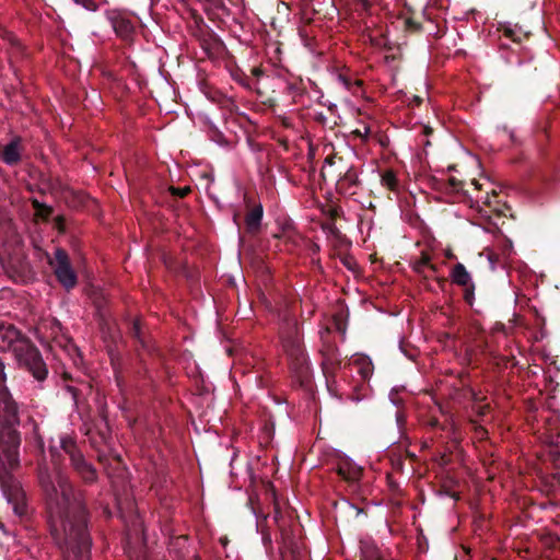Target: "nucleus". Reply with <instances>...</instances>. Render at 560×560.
Instances as JSON below:
<instances>
[{"label":"nucleus","instance_id":"9","mask_svg":"<svg viewBox=\"0 0 560 560\" xmlns=\"http://www.w3.org/2000/svg\"><path fill=\"white\" fill-rule=\"evenodd\" d=\"M452 280L458 285L469 287L471 284L470 273L463 264H457L452 270Z\"/></svg>","mask_w":560,"mask_h":560},{"label":"nucleus","instance_id":"20","mask_svg":"<svg viewBox=\"0 0 560 560\" xmlns=\"http://www.w3.org/2000/svg\"><path fill=\"white\" fill-rule=\"evenodd\" d=\"M427 265H429V259L427 257L421 259V261H419V264H418V266H427Z\"/></svg>","mask_w":560,"mask_h":560},{"label":"nucleus","instance_id":"17","mask_svg":"<svg viewBox=\"0 0 560 560\" xmlns=\"http://www.w3.org/2000/svg\"><path fill=\"white\" fill-rule=\"evenodd\" d=\"M189 190H190V189H189V187H185V188H172V192H173L174 195H178V196H180V197L186 196V195L188 194V191H189Z\"/></svg>","mask_w":560,"mask_h":560},{"label":"nucleus","instance_id":"19","mask_svg":"<svg viewBox=\"0 0 560 560\" xmlns=\"http://www.w3.org/2000/svg\"><path fill=\"white\" fill-rule=\"evenodd\" d=\"M338 80H339V81H340V82H341V83H342L347 89H349V81H348V79H347L346 77H343V75H341V74H340V75L338 77Z\"/></svg>","mask_w":560,"mask_h":560},{"label":"nucleus","instance_id":"1","mask_svg":"<svg viewBox=\"0 0 560 560\" xmlns=\"http://www.w3.org/2000/svg\"><path fill=\"white\" fill-rule=\"evenodd\" d=\"M40 479L46 492L54 540L68 557L88 560L91 541L80 494L74 492L67 477L60 472H56L51 481H46L43 476Z\"/></svg>","mask_w":560,"mask_h":560},{"label":"nucleus","instance_id":"4","mask_svg":"<svg viewBox=\"0 0 560 560\" xmlns=\"http://www.w3.org/2000/svg\"><path fill=\"white\" fill-rule=\"evenodd\" d=\"M4 380L3 363L0 361V435H4L7 430H15L18 423V408L4 388Z\"/></svg>","mask_w":560,"mask_h":560},{"label":"nucleus","instance_id":"6","mask_svg":"<svg viewBox=\"0 0 560 560\" xmlns=\"http://www.w3.org/2000/svg\"><path fill=\"white\" fill-rule=\"evenodd\" d=\"M62 447L70 453L74 468L81 474L85 481H93L95 479V470L92 466L84 460L81 454L71 453L67 444L62 442Z\"/></svg>","mask_w":560,"mask_h":560},{"label":"nucleus","instance_id":"16","mask_svg":"<svg viewBox=\"0 0 560 560\" xmlns=\"http://www.w3.org/2000/svg\"><path fill=\"white\" fill-rule=\"evenodd\" d=\"M284 347L291 355H299L301 353V348L299 343H292L291 348H289L288 345H284Z\"/></svg>","mask_w":560,"mask_h":560},{"label":"nucleus","instance_id":"12","mask_svg":"<svg viewBox=\"0 0 560 560\" xmlns=\"http://www.w3.org/2000/svg\"><path fill=\"white\" fill-rule=\"evenodd\" d=\"M353 364L358 366V371L363 378H368L372 374L373 365L369 358L357 357L353 359Z\"/></svg>","mask_w":560,"mask_h":560},{"label":"nucleus","instance_id":"21","mask_svg":"<svg viewBox=\"0 0 560 560\" xmlns=\"http://www.w3.org/2000/svg\"><path fill=\"white\" fill-rule=\"evenodd\" d=\"M370 132L369 128H364V135H368Z\"/></svg>","mask_w":560,"mask_h":560},{"label":"nucleus","instance_id":"18","mask_svg":"<svg viewBox=\"0 0 560 560\" xmlns=\"http://www.w3.org/2000/svg\"><path fill=\"white\" fill-rule=\"evenodd\" d=\"M132 330H133V335L137 338H139L140 337V323L138 320L133 323Z\"/></svg>","mask_w":560,"mask_h":560},{"label":"nucleus","instance_id":"15","mask_svg":"<svg viewBox=\"0 0 560 560\" xmlns=\"http://www.w3.org/2000/svg\"><path fill=\"white\" fill-rule=\"evenodd\" d=\"M486 252H487V258L489 260V264H490L491 268L494 269L497 264L500 261V258L495 253H493L490 249H486Z\"/></svg>","mask_w":560,"mask_h":560},{"label":"nucleus","instance_id":"14","mask_svg":"<svg viewBox=\"0 0 560 560\" xmlns=\"http://www.w3.org/2000/svg\"><path fill=\"white\" fill-rule=\"evenodd\" d=\"M78 4H81L83 8L90 11H95L97 5L95 0H74Z\"/></svg>","mask_w":560,"mask_h":560},{"label":"nucleus","instance_id":"3","mask_svg":"<svg viewBox=\"0 0 560 560\" xmlns=\"http://www.w3.org/2000/svg\"><path fill=\"white\" fill-rule=\"evenodd\" d=\"M0 349L12 351L18 362L27 368L36 380L43 381L46 377L47 369L40 353L11 324L0 323Z\"/></svg>","mask_w":560,"mask_h":560},{"label":"nucleus","instance_id":"5","mask_svg":"<svg viewBox=\"0 0 560 560\" xmlns=\"http://www.w3.org/2000/svg\"><path fill=\"white\" fill-rule=\"evenodd\" d=\"M48 262L52 267L57 280L65 289L70 290L77 285V275L71 267L66 250L56 248L54 257L49 258Z\"/></svg>","mask_w":560,"mask_h":560},{"label":"nucleus","instance_id":"2","mask_svg":"<svg viewBox=\"0 0 560 560\" xmlns=\"http://www.w3.org/2000/svg\"><path fill=\"white\" fill-rule=\"evenodd\" d=\"M19 445L20 436L15 430H7L0 435V486L14 513L22 516L26 513L24 493L20 483L9 475L19 463Z\"/></svg>","mask_w":560,"mask_h":560},{"label":"nucleus","instance_id":"7","mask_svg":"<svg viewBox=\"0 0 560 560\" xmlns=\"http://www.w3.org/2000/svg\"><path fill=\"white\" fill-rule=\"evenodd\" d=\"M0 158L7 165H15L21 159V145L19 139L11 140L1 148Z\"/></svg>","mask_w":560,"mask_h":560},{"label":"nucleus","instance_id":"13","mask_svg":"<svg viewBox=\"0 0 560 560\" xmlns=\"http://www.w3.org/2000/svg\"><path fill=\"white\" fill-rule=\"evenodd\" d=\"M381 183L384 187L390 190H396L398 186L397 177L390 170H387L382 174Z\"/></svg>","mask_w":560,"mask_h":560},{"label":"nucleus","instance_id":"11","mask_svg":"<svg viewBox=\"0 0 560 560\" xmlns=\"http://www.w3.org/2000/svg\"><path fill=\"white\" fill-rule=\"evenodd\" d=\"M114 30L122 39H129L132 34L133 26L129 21L121 19L114 23Z\"/></svg>","mask_w":560,"mask_h":560},{"label":"nucleus","instance_id":"10","mask_svg":"<svg viewBox=\"0 0 560 560\" xmlns=\"http://www.w3.org/2000/svg\"><path fill=\"white\" fill-rule=\"evenodd\" d=\"M262 219V208L257 206L253 208L246 215L245 222L249 232H255L260 225Z\"/></svg>","mask_w":560,"mask_h":560},{"label":"nucleus","instance_id":"8","mask_svg":"<svg viewBox=\"0 0 560 560\" xmlns=\"http://www.w3.org/2000/svg\"><path fill=\"white\" fill-rule=\"evenodd\" d=\"M338 474L349 481H355L361 476V468L349 460H342L338 465Z\"/></svg>","mask_w":560,"mask_h":560}]
</instances>
